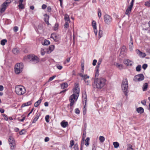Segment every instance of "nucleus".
<instances>
[{
    "label": "nucleus",
    "instance_id": "f257e3e1",
    "mask_svg": "<svg viewBox=\"0 0 150 150\" xmlns=\"http://www.w3.org/2000/svg\"><path fill=\"white\" fill-rule=\"evenodd\" d=\"M106 79L103 78L95 79L94 80V84L96 88L100 89L105 84Z\"/></svg>",
    "mask_w": 150,
    "mask_h": 150
},
{
    "label": "nucleus",
    "instance_id": "f03ea898",
    "mask_svg": "<svg viewBox=\"0 0 150 150\" xmlns=\"http://www.w3.org/2000/svg\"><path fill=\"white\" fill-rule=\"evenodd\" d=\"M122 90L125 95L127 96L128 92V84L127 79L126 78L123 79L122 81L121 85Z\"/></svg>",
    "mask_w": 150,
    "mask_h": 150
},
{
    "label": "nucleus",
    "instance_id": "7ed1b4c3",
    "mask_svg": "<svg viewBox=\"0 0 150 150\" xmlns=\"http://www.w3.org/2000/svg\"><path fill=\"white\" fill-rule=\"evenodd\" d=\"M25 91V88L22 86L17 85L15 87V92L18 95L24 94Z\"/></svg>",
    "mask_w": 150,
    "mask_h": 150
},
{
    "label": "nucleus",
    "instance_id": "20e7f679",
    "mask_svg": "<svg viewBox=\"0 0 150 150\" xmlns=\"http://www.w3.org/2000/svg\"><path fill=\"white\" fill-rule=\"evenodd\" d=\"M23 63H20L16 64L14 68V71L15 73L18 74L21 72L23 70Z\"/></svg>",
    "mask_w": 150,
    "mask_h": 150
},
{
    "label": "nucleus",
    "instance_id": "39448f33",
    "mask_svg": "<svg viewBox=\"0 0 150 150\" xmlns=\"http://www.w3.org/2000/svg\"><path fill=\"white\" fill-rule=\"evenodd\" d=\"M79 96V94L74 93L70 96L69 100L70 103L69 105L71 106L74 105V104L77 100Z\"/></svg>",
    "mask_w": 150,
    "mask_h": 150
},
{
    "label": "nucleus",
    "instance_id": "423d86ee",
    "mask_svg": "<svg viewBox=\"0 0 150 150\" xmlns=\"http://www.w3.org/2000/svg\"><path fill=\"white\" fill-rule=\"evenodd\" d=\"M8 141L11 150H14L16 146V143L14 139L12 137L10 136L8 137Z\"/></svg>",
    "mask_w": 150,
    "mask_h": 150
},
{
    "label": "nucleus",
    "instance_id": "0eeeda50",
    "mask_svg": "<svg viewBox=\"0 0 150 150\" xmlns=\"http://www.w3.org/2000/svg\"><path fill=\"white\" fill-rule=\"evenodd\" d=\"M28 57L32 61L33 63H36L39 61V58L35 55H28Z\"/></svg>",
    "mask_w": 150,
    "mask_h": 150
},
{
    "label": "nucleus",
    "instance_id": "6e6552de",
    "mask_svg": "<svg viewBox=\"0 0 150 150\" xmlns=\"http://www.w3.org/2000/svg\"><path fill=\"white\" fill-rule=\"evenodd\" d=\"M104 19L105 22L108 25H110L112 21V17L108 14H106L104 16Z\"/></svg>",
    "mask_w": 150,
    "mask_h": 150
},
{
    "label": "nucleus",
    "instance_id": "1a4fd4ad",
    "mask_svg": "<svg viewBox=\"0 0 150 150\" xmlns=\"http://www.w3.org/2000/svg\"><path fill=\"white\" fill-rule=\"evenodd\" d=\"M81 73L79 74V75L81 77L83 78V79L84 80V76L83 75V72L84 70V61L83 59L81 60Z\"/></svg>",
    "mask_w": 150,
    "mask_h": 150
},
{
    "label": "nucleus",
    "instance_id": "9d476101",
    "mask_svg": "<svg viewBox=\"0 0 150 150\" xmlns=\"http://www.w3.org/2000/svg\"><path fill=\"white\" fill-rule=\"evenodd\" d=\"M144 79V76L142 74L136 75L134 78V80L135 81H142Z\"/></svg>",
    "mask_w": 150,
    "mask_h": 150
},
{
    "label": "nucleus",
    "instance_id": "9b49d317",
    "mask_svg": "<svg viewBox=\"0 0 150 150\" xmlns=\"http://www.w3.org/2000/svg\"><path fill=\"white\" fill-rule=\"evenodd\" d=\"M74 93L77 94H79V83H75L74 88L73 89Z\"/></svg>",
    "mask_w": 150,
    "mask_h": 150
},
{
    "label": "nucleus",
    "instance_id": "f8f14e48",
    "mask_svg": "<svg viewBox=\"0 0 150 150\" xmlns=\"http://www.w3.org/2000/svg\"><path fill=\"white\" fill-rule=\"evenodd\" d=\"M92 26L94 29V32L96 36L97 35L98 30L97 29L96 24V22L93 21L92 22Z\"/></svg>",
    "mask_w": 150,
    "mask_h": 150
},
{
    "label": "nucleus",
    "instance_id": "ddd939ff",
    "mask_svg": "<svg viewBox=\"0 0 150 150\" xmlns=\"http://www.w3.org/2000/svg\"><path fill=\"white\" fill-rule=\"evenodd\" d=\"M124 64L127 66H131L133 63L132 61L128 59H126L124 61Z\"/></svg>",
    "mask_w": 150,
    "mask_h": 150
},
{
    "label": "nucleus",
    "instance_id": "4468645a",
    "mask_svg": "<svg viewBox=\"0 0 150 150\" xmlns=\"http://www.w3.org/2000/svg\"><path fill=\"white\" fill-rule=\"evenodd\" d=\"M8 6L6 4V3L4 2L1 5L0 10V13H2L4 11Z\"/></svg>",
    "mask_w": 150,
    "mask_h": 150
},
{
    "label": "nucleus",
    "instance_id": "2eb2a0df",
    "mask_svg": "<svg viewBox=\"0 0 150 150\" xmlns=\"http://www.w3.org/2000/svg\"><path fill=\"white\" fill-rule=\"evenodd\" d=\"M133 6L130 5L128 7L125 12V14L129 15L130 14L132 9Z\"/></svg>",
    "mask_w": 150,
    "mask_h": 150
},
{
    "label": "nucleus",
    "instance_id": "dca6fc26",
    "mask_svg": "<svg viewBox=\"0 0 150 150\" xmlns=\"http://www.w3.org/2000/svg\"><path fill=\"white\" fill-rule=\"evenodd\" d=\"M136 51L137 54L140 57L144 58L146 56V54L145 53L142 52L139 50H137Z\"/></svg>",
    "mask_w": 150,
    "mask_h": 150
},
{
    "label": "nucleus",
    "instance_id": "f3484780",
    "mask_svg": "<svg viewBox=\"0 0 150 150\" xmlns=\"http://www.w3.org/2000/svg\"><path fill=\"white\" fill-rule=\"evenodd\" d=\"M50 38L53 39L55 42H57L58 40V36H57L56 33H53L51 34Z\"/></svg>",
    "mask_w": 150,
    "mask_h": 150
},
{
    "label": "nucleus",
    "instance_id": "a211bd4d",
    "mask_svg": "<svg viewBox=\"0 0 150 150\" xmlns=\"http://www.w3.org/2000/svg\"><path fill=\"white\" fill-rule=\"evenodd\" d=\"M83 133L82 139L81 144V147L80 148L81 150H82L84 146V129H83Z\"/></svg>",
    "mask_w": 150,
    "mask_h": 150
},
{
    "label": "nucleus",
    "instance_id": "6ab92c4d",
    "mask_svg": "<svg viewBox=\"0 0 150 150\" xmlns=\"http://www.w3.org/2000/svg\"><path fill=\"white\" fill-rule=\"evenodd\" d=\"M54 45H51L49 47V50L47 51V52L48 54L50 53L54 49Z\"/></svg>",
    "mask_w": 150,
    "mask_h": 150
},
{
    "label": "nucleus",
    "instance_id": "aec40b11",
    "mask_svg": "<svg viewBox=\"0 0 150 150\" xmlns=\"http://www.w3.org/2000/svg\"><path fill=\"white\" fill-rule=\"evenodd\" d=\"M32 100L29 101L27 103H24L22 105L21 107L23 108L25 106H27L30 105L32 104Z\"/></svg>",
    "mask_w": 150,
    "mask_h": 150
},
{
    "label": "nucleus",
    "instance_id": "412c9836",
    "mask_svg": "<svg viewBox=\"0 0 150 150\" xmlns=\"http://www.w3.org/2000/svg\"><path fill=\"white\" fill-rule=\"evenodd\" d=\"M68 122H65L64 121H62L61 123V125L64 128L68 126Z\"/></svg>",
    "mask_w": 150,
    "mask_h": 150
},
{
    "label": "nucleus",
    "instance_id": "4be33fe9",
    "mask_svg": "<svg viewBox=\"0 0 150 150\" xmlns=\"http://www.w3.org/2000/svg\"><path fill=\"white\" fill-rule=\"evenodd\" d=\"M23 1V0H19V4L18 6L20 8L22 9L24 8V5L22 4Z\"/></svg>",
    "mask_w": 150,
    "mask_h": 150
},
{
    "label": "nucleus",
    "instance_id": "5701e85b",
    "mask_svg": "<svg viewBox=\"0 0 150 150\" xmlns=\"http://www.w3.org/2000/svg\"><path fill=\"white\" fill-rule=\"evenodd\" d=\"M115 65L120 70H121L123 69V66L122 64L116 63L115 64Z\"/></svg>",
    "mask_w": 150,
    "mask_h": 150
},
{
    "label": "nucleus",
    "instance_id": "b1692460",
    "mask_svg": "<svg viewBox=\"0 0 150 150\" xmlns=\"http://www.w3.org/2000/svg\"><path fill=\"white\" fill-rule=\"evenodd\" d=\"M12 52L14 54H17L19 53V51L18 48H16L13 49Z\"/></svg>",
    "mask_w": 150,
    "mask_h": 150
},
{
    "label": "nucleus",
    "instance_id": "393cba45",
    "mask_svg": "<svg viewBox=\"0 0 150 150\" xmlns=\"http://www.w3.org/2000/svg\"><path fill=\"white\" fill-rule=\"evenodd\" d=\"M40 116V114H39L37 113L35 117H34V119L33 121V123H35L36 122Z\"/></svg>",
    "mask_w": 150,
    "mask_h": 150
},
{
    "label": "nucleus",
    "instance_id": "a878e982",
    "mask_svg": "<svg viewBox=\"0 0 150 150\" xmlns=\"http://www.w3.org/2000/svg\"><path fill=\"white\" fill-rule=\"evenodd\" d=\"M137 111L139 113H142L144 112V109L140 107L137 108Z\"/></svg>",
    "mask_w": 150,
    "mask_h": 150
},
{
    "label": "nucleus",
    "instance_id": "bb28decb",
    "mask_svg": "<svg viewBox=\"0 0 150 150\" xmlns=\"http://www.w3.org/2000/svg\"><path fill=\"white\" fill-rule=\"evenodd\" d=\"M68 86V84L66 83H64L61 85V87L62 89H64L67 88Z\"/></svg>",
    "mask_w": 150,
    "mask_h": 150
},
{
    "label": "nucleus",
    "instance_id": "cd10ccee",
    "mask_svg": "<svg viewBox=\"0 0 150 150\" xmlns=\"http://www.w3.org/2000/svg\"><path fill=\"white\" fill-rule=\"evenodd\" d=\"M90 138L87 137L86 139L85 140V145L86 146H88L89 145Z\"/></svg>",
    "mask_w": 150,
    "mask_h": 150
},
{
    "label": "nucleus",
    "instance_id": "c85d7f7f",
    "mask_svg": "<svg viewBox=\"0 0 150 150\" xmlns=\"http://www.w3.org/2000/svg\"><path fill=\"white\" fill-rule=\"evenodd\" d=\"M41 99H39L34 104V106L35 107H37L41 103Z\"/></svg>",
    "mask_w": 150,
    "mask_h": 150
},
{
    "label": "nucleus",
    "instance_id": "c756f323",
    "mask_svg": "<svg viewBox=\"0 0 150 150\" xmlns=\"http://www.w3.org/2000/svg\"><path fill=\"white\" fill-rule=\"evenodd\" d=\"M148 86V85L147 83L144 84L143 87V91H145L146 90Z\"/></svg>",
    "mask_w": 150,
    "mask_h": 150
},
{
    "label": "nucleus",
    "instance_id": "7c9ffc66",
    "mask_svg": "<svg viewBox=\"0 0 150 150\" xmlns=\"http://www.w3.org/2000/svg\"><path fill=\"white\" fill-rule=\"evenodd\" d=\"M42 44L43 45H47L50 44V42L48 40H45L44 42Z\"/></svg>",
    "mask_w": 150,
    "mask_h": 150
},
{
    "label": "nucleus",
    "instance_id": "2f4dec72",
    "mask_svg": "<svg viewBox=\"0 0 150 150\" xmlns=\"http://www.w3.org/2000/svg\"><path fill=\"white\" fill-rule=\"evenodd\" d=\"M103 35V31L100 30H99V32H98V36H99V38H100Z\"/></svg>",
    "mask_w": 150,
    "mask_h": 150
},
{
    "label": "nucleus",
    "instance_id": "473e14b6",
    "mask_svg": "<svg viewBox=\"0 0 150 150\" xmlns=\"http://www.w3.org/2000/svg\"><path fill=\"white\" fill-rule=\"evenodd\" d=\"M7 42V40L6 39H3L1 41V45L4 46L5 45V43H6Z\"/></svg>",
    "mask_w": 150,
    "mask_h": 150
},
{
    "label": "nucleus",
    "instance_id": "72a5a7b5",
    "mask_svg": "<svg viewBox=\"0 0 150 150\" xmlns=\"http://www.w3.org/2000/svg\"><path fill=\"white\" fill-rule=\"evenodd\" d=\"M113 144L114 147L115 148H117L119 146V144L118 142H113Z\"/></svg>",
    "mask_w": 150,
    "mask_h": 150
},
{
    "label": "nucleus",
    "instance_id": "f704fd0d",
    "mask_svg": "<svg viewBox=\"0 0 150 150\" xmlns=\"http://www.w3.org/2000/svg\"><path fill=\"white\" fill-rule=\"evenodd\" d=\"M64 20L65 21H70L69 16L67 14L65 15Z\"/></svg>",
    "mask_w": 150,
    "mask_h": 150
},
{
    "label": "nucleus",
    "instance_id": "c9c22d12",
    "mask_svg": "<svg viewBox=\"0 0 150 150\" xmlns=\"http://www.w3.org/2000/svg\"><path fill=\"white\" fill-rule=\"evenodd\" d=\"M102 62V60L100 59L98 61V63H97V65L96 68H98H98L99 67L100 65L101 64Z\"/></svg>",
    "mask_w": 150,
    "mask_h": 150
},
{
    "label": "nucleus",
    "instance_id": "e433bc0d",
    "mask_svg": "<svg viewBox=\"0 0 150 150\" xmlns=\"http://www.w3.org/2000/svg\"><path fill=\"white\" fill-rule=\"evenodd\" d=\"M99 139L100 142H103L105 140L104 137L102 136H100L99 137Z\"/></svg>",
    "mask_w": 150,
    "mask_h": 150
},
{
    "label": "nucleus",
    "instance_id": "4c0bfd02",
    "mask_svg": "<svg viewBox=\"0 0 150 150\" xmlns=\"http://www.w3.org/2000/svg\"><path fill=\"white\" fill-rule=\"evenodd\" d=\"M132 145L129 144H128L127 150H134V149L132 148Z\"/></svg>",
    "mask_w": 150,
    "mask_h": 150
},
{
    "label": "nucleus",
    "instance_id": "58836bf2",
    "mask_svg": "<svg viewBox=\"0 0 150 150\" xmlns=\"http://www.w3.org/2000/svg\"><path fill=\"white\" fill-rule=\"evenodd\" d=\"M96 144L95 143H94L92 147V150H96Z\"/></svg>",
    "mask_w": 150,
    "mask_h": 150
},
{
    "label": "nucleus",
    "instance_id": "ea45409f",
    "mask_svg": "<svg viewBox=\"0 0 150 150\" xmlns=\"http://www.w3.org/2000/svg\"><path fill=\"white\" fill-rule=\"evenodd\" d=\"M141 69V67L140 65H138L136 68V70L137 71H140Z\"/></svg>",
    "mask_w": 150,
    "mask_h": 150
},
{
    "label": "nucleus",
    "instance_id": "a19ab883",
    "mask_svg": "<svg viewBox=\"0 0 150 150\" xmlns=\"http://www.w3.org/2000/svg\"><path fill=\"white\" fill-rule=\"evenodd\" d=\"M70 146H69L70 148H71L72 146L74 145V142L73 140H71L70 141Z\"/></svg>",
    "mask_w": 150,
    "mask_h": 150
},
{
    "label": "nucleus",
    "instance_id": "79ce46f5",
    "mask_svg": "<svg viewBox=\"0 0 150 150\" xmlns=\"http://www.w3.org/2000/svg\"><path fill=\"white\" fill-rule=\"evenodd\" d=\"M49 117H50V116L49 115H46L45 117V121L47 123H48L49 122Z\"/></svg>",
    "mask_w": 150,
    "mask_h": 150
},
{
    "label": "nucleus",
    "instance_id": "37998d69",
    "mask_svg": "<svg viewBox=\"0 0 150 150\" xmlns=\"http://www.w3.org/2000/svg\"><path fill=\"white\" fill-rule=\"evenodd\" d=\"M96 75H95V78H96V77H98V75H99V70L98 69L96 68Z\"/></svg>",
    "mask_w": 150,
    "mask_h": 150
},
{
    "label": "nucleus",
    "instance_id": "c03bdc74",
    "mask_svg": "<svg viewBox=\"0 0 150 150\" xmlns=\"http://www.w3.org/2000/svg\"><path fill=\"white\" fill-rule=\"evenodd\" d=\"M145 5L147 7H150V0L146 2Z\"/></svg>",
    "mask_w": 150,
    "mask_h": 150
},
{
    "label": "nucleus",
    "instance_id": "a18cd8bd",
    "mask_svg": "<svg viewBox=\"0 0 150 150\" xmlns=\"http://www.w3.org/2000/svg\"><path fill=\"white\" fill-rule=\"evenodd\" d=\"M56 77V76L54 75L52 77H50L48 80V82L52 81Z\"/></svg>",
    "mask_w": 150,
    "mask_h": 150
},
{
    "label": "nucleus",
    "instance_id": "49530a36",
    "mask_svg": "<svg viewBox=\"0 0 150 150\" xmlns=\"http://www.w3.org/2000/svg\"><path fill=\"white\" fill-rule=\"evenodd\" d=\"M40 52L41 54L42 55H44L45 53V52L44 51V49L42 48L41 49Z\"/></svg>",
    "mask_w": 150,
    "mask_h": 150
},
{
    "label": "nucleus",
    "instance_id": "de8ad7c7",
    "mask_svg": "<svg viewBox=\"0 0 150 150\" xmlns=\"http://www.w3.org/2000/svg\"><path fill=\"white\" fill-rule=\"evenodd\" d=\"M98 16L99 18H100L101 16V11L100 8H98Z\"/></svg>",
    "mask_w": 150,
    "mask_h": 150
},
{
    "label": "nucleus",
    "instance_id": "09e8293b",
    "mask_svg": "<svg viewBox=\"0 0 150 150\" xmlns=\"http://www.w3.org/2000/svg\"><path fill=\"white\" fill-rule=\"evenodd\" d=\"M132 40V37L131 35H130V42L129 43V44H133Z\"/></svg>",
    "mask_w": 150,
    "mask_h": 150
},
{
    "label": "nucleus",
    "instance_id": "8fccbe9b",
    "mask_svg": "<svg viewBox=\"0 0 150 150\" xmlns=\"http://www.w3.org/2000/svg\"><path fill=\"white\" fill-rule=\"evenodd\" d=\"M21 117H22V119H18V121H20V122H23L25 120V116H24V117H23V116H22Z\"/></svg>",
    "mask_w": 150,
    "mask_h": 150
},
{
    "label": "nucleus",
    "instance_id": "3c124183",
    "mask_svg": "<svg viewBox=\"0 0 150 150\" xmlns=\"http://www.w3.org/2000/svg\"><path fill=\"white\" fill-rule=\"evenodd\" d=\"M129 50L130 51H132L133 48V44H129Z\"/></svg>",
    "mask_w": 150,
    "mask_h": 150
},
{
    "label": "nucleus",
    "instance_id": "603ef678",
    "mask_svg": "<svg viewBox=\"0 0 150 150\" xmlns=\"http://www.w3.org/2000/svg\"><path fill=\"white\" fill-rule=\"evenodd\" d=\"M2 115L3 117H4L5 120H8L7 116L5 114H3V115Z\"/></svg>",
    "mask_w": 150,
    "mask_h": 150
},
{
    "label": "nucleus",
    "instance_id": "864d4df0",
    "mask_svg": "<svg viewBox=\"0 0 150 150\" xmlns=\"http://www.w3.org/2000/svg\"><path fill=\"white\" fill-rule=\"evenodd\" d=\"M57 68L61 70L62 68V67L61 65H57L56 66Z\"/></svg>",
    "mask_w": 150,
    "mask_h": 150
},
{
    "label": "nucleus",
    "instance_id": "5fc2aeb1",
    "mask_svg": "<svg viewBox=\"0 0 150 150\" xmlns=\"http://www.w3.org/2000/svg\"><path fill=\"white\" fill-rule=\"evenodd\" d=\"M11 2V0H6L4 3H6V4L8 6V4L10 3Z\"/></svg>",
    "mask_w": 150,
    "mask_h": 150
},
{
    "label": "nucleus",
    "instance_id": "6e6d98bb",
    "mask_svg": "<svg viewBox=\"0 0 150 150\" xmlns=\"http://www.w3.org/2000/svg\"><path fill=\"white\" fill-rule=\"evenodd\" d=\"M69 23L67 22H66L64 25V27L66 28H68L69 27Z\"/></svg>",
    "mask_w": 150,
    "mask_h": 150
},
{
    "label": "nucleus",
    "instance_id": "4d7b16f0",
    "mask_svg": "<svg viewBox=\"0 0 150 150\" xmlns=\"http://www.w3.org/2000/svg\"><path fill=\"white\" fill-rule=\"evenodd\" d=\"M75 113L76 114H79L80 113V110L78 108H76L75 110Z\"/></svg>",
    "mask_w": 150,
    "mask_h": 150
},
{
    "label": "nucleus",
    "instance_id": "13d9d810",
    "mask_svg": "<svg viewBox=\"0 0 150 150\" xmlns=\"http://www.w3.org/2000/svg\"><path fill=\"white\" fill-rule=\"evenodd\" d=\"M58 26V24L56 23L55 25L54 26V30H56L57 29V28Z\"/></svg>",
    "mask_w": 150,
    "mask_h": 150
},
{
    "label": "nucleus",
    "instance_id": "bf43d9fd",
    "mask_svg": "<svg viewBox=\"0 0 150 150\" xmlns=\"http://www.w3.org/2000/svg\"><path fill=\"white\" fill-rule=\"evenodd\" d=\"M18 27L17 26H15L13 28V31L14 32H17L18 30Z\"/></svg>",
    "mask_w": 150,
    "mask_h": 150
},
{
    "label": "nucleus",
    "instance_id": "052dcab7",
    "mask_svg": "<svg viewBox=\"0 0 150 150\" xmlns=\"http://www.w3.org/2000/svg\"><path fill=\"white\" fill-rule=\"evenodd\" d=\"M147 67V65L146 64H144L142 66V68L144 69H145Z\"/></svg>",
    "mask_w": 150,
    "mask_h": 150
},
{
    "label": "nucleus",
    "instance_id": "680f3d73",
    "mask_svg": "<svg viewBox=\"0 0 150 150\" xmlns=\"http://www.w3.org/2000/svg\"><path fill=\"white\" fill-rule=\"evenodd\" d=\"M74 149L75 150H78V145L76 144L74 145Z\"/></svg>",
    "mask_w": 150,
    "mask_h": 150
},
{
    "label": "nucleus",
    "instance_id": "e2e57ef3",
    "mask_svg": "<svg viewBox=\"0 0 150 150\" xmlns=\"http://www.w3.org/2000/svg\"><path fill=\"white\" fill-rule=\"evenodd\" d=\"M47 7V6L46 5L43 4L42 5V8L43 9H45Z\"/></svg>",
    "mask_w": 150,
    "mask_h": 150
},
{
    "label": "nucleus",
    "instance_id": "0e129e2a",
    "mask_svg": "<svg viewBox=\"0 0 150 150\" xmlns=\"http://www.w3.org/2000/svg\"><path fill=\"white\" fill-rule=\"evenodd\" d=\"M97 61L96 59H94L93 60V66H95L96 64V63H97Z\"/></svg>",
    "mask_w": 150,
    "mask_h": 150
},
{
    "label": "nucleus",
    "instance_id": "69168bd1",
    "mask_svg": "<svg viewBox=\"0 0 150 150\" xmlns=\"http://www.w3.org/2000/svg\"><path fill=\"white\" fill-rule=\"evenodd\" d=\"M47 10L48 12H50L51 10V8L50 6H49L47 7Z\"/></svg>",
    "mask_w": 150,
    "mask_h": 150
},
{
    "label": "nucleus",
    "instance_id": "338daca9",
    "mask_svg": "<svg viewBox=\"0 0 150 150\" xmlns=\"http://www.w3.org/2000/svg\"><path fill=\"white\" fill-rule=\"evenodd\" d=\"M146 52L148 53L149 55H150V49L148 48L146 49Z\"/></svg>",
    "mask_w": 150,
    "mask_h": 150
},
{
    "label": "nucleus",
    "instance_id": "774afa93",
    "mask_svg": "<svg viewBox=\"0 0 150 150\" xmlns=\"http://www.w3.org/2000/svg\"><path fill=\"white\" fill-rule=\"evenodd\" d=\"M50 140V139L49 137H46L45 138L44 141L45 142H48Z\"/></svg>",
    "mask_w": 150,
    "mask_h": 150
}]
</instances>
